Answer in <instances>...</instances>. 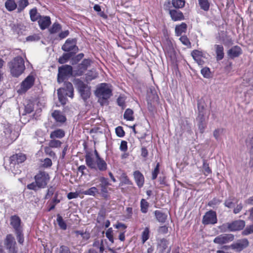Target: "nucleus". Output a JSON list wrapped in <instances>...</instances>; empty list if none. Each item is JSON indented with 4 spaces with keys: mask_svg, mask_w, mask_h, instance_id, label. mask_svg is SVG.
Segmentation results:
<instances>
[{
    "mask_svg": "<svg viewBox=\"0 0 253 253\" xmlns=\"http://www.w3.org/2000/svg\"><path fill=\"white\" fill-rule=\"evenodd\" d=\"M35 78L34 76L33 75H29L21 83L20 88L18 90V92L20 94L26 92L33 86Z\"/></svg>",
    "mask_w": 253,
    "mask_h": 253,
    "instance_id": "11",
    "label": "nucleus"
},
{
    "mask_svg": "<svg viewBox=\"0 0 253 253\" xmlns=\"http://www.w3.org/2000/svg\"><path fill=\"white\" fill-rule=\"evenodd\" d=\"M11 74L13 76L18 77L21 75L25 69L24 61L20 56H17L9 63Z\"/></svg>",
    "mask_w": 253,
    "mask_h": 253,
    "instance_id": "5",
    "label": "nucleus"
},
{
    "mask_svg": "<svg viewBox=\"0 0 253 253\" xmlns=\"http://www.w3.org/2000/svg\"><path fill=\"white\" fill-rule=\"evenodd\" d=\"M149 228L146 227L142 233V241L144 243L149 238Z\"/></svg>",
    "mask_w": 253,
    "mask_h": 253,
    "instance_id": "43",
    "label": "nucleus"
},
{
    "mask_svg": "<svg viewBox=\"0 0 253 253\" xmlns=\"http://www.w3.org/2000/svg\"><path fill=\"white\" fill-rule=\"evenodd\" d=\"M170 4V0L165 2L164 4L165 9H169V5ZM169 14L171 19L174 21H180L184 19V16L182 12L175 9H169Z\"/></svg>",
    "mask_w": 253,
    "mask_h": 253,
    "instance_id": "12",
    "label": "nucleus"
},
{
    "mask_svg": "<svg viewBox=\"0 0 253 253\" xmlns=\"http://www.w3.org/2000/svg\"><path fill=\"white\" fill-rule=\"evenodd\" d=\"M4 245L6 248L15 246L16 242L14 237L12 234H8L6 235L4 241Z\"/></svg>",
    "mask_w": 253,
    "mask_h": 253,
    "instance_id": "25",
    "label": "nucleus"
},
{
    "mask_svg": "<svg viewBox=\"0 0 253 253\" xmlns=\"http://www.w3.org/2000/svg\"><path fill=\"white\" fill-rule=\"evenodd\" d=\"M75 54L69 52L64 53L62 56L59 58L58 61L61 64L66 63L71 57H72Z\"/></svg>",
    "mask_w": 253,
    "mask_h": 253,
    "instance_id": "34",
    "label": "nucleus"
},
{
    "mask_svg": "<svg viewBox=\"0 0 253 253\" xmlns=\"http://www.w3.org/2000/svg\"><path fill=\"white\" fill-rule=\"evenodd\" d=\"M234 239V235L232 234H223L216 237L213 240V242L215 244L222 245L233 241Z\"/></svg>",
    "mask_w": 253,
    "mask_h": 253,
    "instance_id": "14",
    "label": "nucleus"
},
{
    "mask_svg": "<svg viewBox=\"0 0 253 253\" xmlns=\"http://www.w3.org/2000/svg\"><path fill=\"white\" fill-rule=\"evenodd\" d=\"M114 226L117 229L121 228V231L126 230V226L125 224L120 222L118 223Z\"/></svg>",
    "mask_w": 253,
    "mask_h": 253,
    "instance_id": "59",
    "label": "nucleus"
},
{
    "mask_svg": "<svg viewBox=\"0 0 253 253\" xmlns=\"http://www.w3.org/2000/svg\"><path fill=\"white\" fill-rule=\"evenodd\" d=\"M216 222V214L214 211H207L203 217L202 223L205 225L214 224Z\"/></svg>",
    "mask_w": 253,
    "mask_h": 253,
    "instance_id": "15",
    "label": "nucleus"
},
{
    "mask_svg": "<svg viewBox=\"0 0 253 253\" xmlns=\"http://www.w3.org/2000/svg\"><path fill=\"white\" fill-rule=\"evenodd\" d=\"M99 181L100 182L99 186L101 188V192L102 194V196L104 198H107L108 196L107 186L110 185L108 179L104 177H100L99 178Z\"/></svg>",
    "mask_w": 253,
    "mask_h": 253,
    "instance_id": "18",
    "label": "nucleus"
},
{
    "mask_svg": "<svg viewBox=\"0 0 253 253\" xmlns=\"http://www.w3.org/2000/svg\"><path fill=\"white\" fill-rule=\"evenodd\" d=\"M26 157L25 154L19 153L13 155L8 159V162H5L4 167L9 170H11L14 174L19 172V164L22 163L25 161Z\"/></svg>",
    "mask_w": 253,
    "mask_h": 253,
    "instance_id": "2",
    "label": "nucleus"
},
{
    "mask_svg": "<svg viewBox=\"0 0 253 253\" xmlns=\"http://www.w3.org/2000/svg\"><path fill=\"white\" fill-rule=\"evenodd\" d=\"M201 73L204 77L206 78H209L211 76V72L209 68L205 67L203 68L201 71Z\"/></svg>",
    "mask_w": 253,
    "mask_h": 253,
    "instance_id": "49",
    "label": "nucleus"
},
{
    "mask_svg": "<svg viewBox=\"0 0 253 253\" xmlns=\"http://www.w3.org/2000/svg\"><path fill=\"white\" fill-rule=\"evenodd\" d=\"M65 88H60L57 90L58 99L62 104H65L66 102V99L64 96H68L73 98L74 96V88L72 84L70 82H67L65 84Z\"/></svg>",
    "mask_w": 253,
    "mask_h": 253,
    "instance_id": "6",
    "label": "nucleus"
},
{
    "mask_svg": "<svg viewBox=\"0 0 253 253\" xmlns=\"http://www.w3.org/2000/svg\"><path fill=\"white\" fill-rule=\"evenodd\" d=\"M191 55L198 65H202L204 64V62L202 59L203 54L202 51L198 50H194L191 52Z\"/></svg>",
    "mask_w": 253,
    "mask_h": 253,
    "instance_id": "23",
    "label": "nucleus"
},
{
    "mask_svg": "<svg viewBox=\"0 0 253 253\" xmlns=\"http://www.w3.org/2000/svg\"><path fill=\"white\" fill-rule=\"evenodd\" d=\"M73 68L70 65H63L58 69L57 81L58 83H62L68 76L72 75Z\"/></svg>",
    "mask_w": 253,
    "mask_h": 253,
    "instance_id": "9",
    "label": "nucleus"
},
{
    "mask_svg": "<svg viewBox=\"0 0 253 253\" xmlns=\"http://www.w3.org/2000/svg\"><path fill=\"white\" fill-rule=\"evenodd\" d=\"M98 76V74L96 71L91 70L89 71L86 74L85 80L87 82L91 81L92 80L96 79Z\"/></svg>",
    "mask_w": 253,
    "mask_h": 253,
    "instance_id": "33",
    "label": "nucleus"
},
{
    "mask_svg": "<svg viewBox=\"0 0 253 253\" xmlns=\"http://www.w3.org/2000/svg\"><path fill=\"white\" fill-rule=\"evenodd\" d=\"M199 4L201 8L205 11H208L210 7V3L208 0H198Z\"/></svg>",
    "mask_w": 253,
    "mask_h": 253,
    "instance_id": "38",
    "label": "nucleus"
},
{
    "mask_svg": "<svg viewBox=\"0 0 253 253\" xmlns=\"http://www.w3.org/2000/svg\"><path fill=\"white\" fill-rule=\"evenodd\" d=\"M116 132L119 137H123L125 135V132L121 126H118L116 128Z\"/></svg>",
    "mask_w": 253,
    "mask_h": 253,
    "instance_id": "55",
    "label": "nucleus"
},
{
    "mask_svg": "<svg viewBox=\"0 0 253 253\" xmlns=\"http://www.w3.org/2000/svg\"><path fill=\"white\" fill-rule=\"evenodd\" d=\"M203 166L204 173L205 175H208L211 172V170L209 167V165L205 161H204Z\"/></svg>",
    "mask_w": 253,
    "mask_h": 253,
    "instance_id": "50",
    "label": "nucleus"
},
{
    "mask_svg": "<svg viewBox=\"0 0 253 253\" xmlns=\"http://www.w3.org/2000/svg\"><path fill=\"white\" fill-rule=\"evenodd\" d=\"M215 53L216 54V60H221L224 57L223 47L222 45L215 44L214 45Z\"/></svg>",
    "mask_w": 253,
    "mask_h": 253,
    "instance_id": "27",
    "label": "nucleus"
},
{
    "mask_svg": "<svg viewBox=\"0 0 253 253\" xmlns=\"http://www.w3.org/2000/svg\"><path fill=\"white\" fill-rule=\"evenodd\" d=\"M120 149L122 151L125 152L127 149V142L126 141H122L121 142Z\"/></svg>",
    "mask_w": 253,
    "mask_h": 253,
    "instance_id": "57",
    "label": "nucleus"
},
{
    "mask_svg": "<svg viewBox=\"0 0 253 253\" xmlns=\"http://www.w3.org/2000/svg\"><path fill=\"white\" fill-rule=\"evenodd\" d=\"M61 29V25L57 23H54L50 29V32L52 34L56 33L59 32Z\"/></svg>",
    "mask_w": 253,
    "mask_h": 253,
    "instance_id": "46",
    "label": "nucleus"
},
{
    "mask_svg": "<svg viewBox=\"0 0 253 253\" xmlns=\"http://www.w3.org/2000/svg\"><path fill=\"white\" fill-rule=\"evenodd\" d=\"M5 6L7 10L9 11H13L17 7V4L15 1L11 0H6L5 3Z\"/></svg>",
    "mask_w": 253,
    "mask_h": 253,
    "instance_id": "32",
    "label": "nucleus"
},
{
    "mask_svg": "<svg viewBox=\"0 0 253 253\" xmlns=\"http://www.w3.org/2000/svg\"><path fill=\"white\" fill-rule=\"evenodd\" d=\"M56 221L60 227L63 230L66 229L67 225L65 222L63 220V218L59 214L57 215Z\"/></svg>",
    "mask_w": 253,
    "mask_h": 253,
    "instance_id": "40",
    "label": "nucleus"
},
{
    "mask_svg": "<svg viewBox=\"0 0 253 253\" xmlns=\"http://www.w3.org/2000/svg\"><path fill=\"white\" fill-rule=\"evenodd\" d=\"M52 117L56 122L64 123L66 121V117L59 111L55 110L52 113Z\"/></svg>",
    "mask_w": 253,
    "mask_h": 253,
    "instance_id": "26",
    "label": "nucleus"
},
{
    "mask_svg": "<svg viewBox=\"0 0 253 253\" xmlns=\"http://www.w3.org/2000/svg\"><path fill=\"white\" fill-rule=\"evenodd\" d=\"M65 136V132L63 129H57L50 134L51 139L62 138Z\"/></svg>",
    "mask_w": 253,
    "mask_h": 253,
    "instance_id": "28",
    "label": "nucleus"
},
{
    "mask_svg": "<svg viewBox=\"0 0 253 253\" xmlns=\"http://www.w3.org/2000/svg\"><path fill=\"white\" fill-rule=\"evenodd\" d=\"M59 253H71L69 248L65 246H61L59 248Z\"/></svg>",
    "mask_w": 253,
    "mask_h": 253,
    "instance_id": "56",
    "label": "nucleus"
},
{
    "mask_svg": "<svg viewBox=\"0 0 253 253\" xmlns=\"http://www.w3.org/2000/svg\"><path fill=\"white\" fill-rule=\"evenodd\" d=\"M171 3L175 8H182L185 5V1L184 0H172Z\"/></svg>",
    "mask_w": 253,
    "mask_h": 253,
    "instance_id": "36",
    "label": "nucleus"
},
{
    "mask_svg": "<svg viewBox=\"0 0 253 253\" xmlns=\"http://www.w3.org/2000/svg\"><path fill=\"white\" fill-rule=\"evenodd\" d=\"M243 209V205L242 203L237 204L236 207H235L233 210V212L235 214L238 213Z\"/></svg>",
    "mask_w": 253,
    "mask_h": 253,
    "instance_id": "58",
    "label": "nucleus"
},
{
    "mask_svg": "<svg viewBox=\"0 0 253 253\" xmlns=\"http://www.w3.org/2000/svg\"><path fill=\"white\" fill-rule=\"evenodd\" d=\"M224 129L223 128H217L215 129L213 132L214 137L216 140H218L220 136L223 134Z\"/></svg>",
    "mask_w": 253,
    "mask_h": 253,
    "instance_id": "45",
    "label": "nucleus"
},
{
    "mask_svg": "<svg viewBox=\"0 0 253 253\" xmlns=\"http://www.w3.org/2000/svg\"><path fill=\"white\" fill-rule=\"evenodd\" d=\"M154 214L157 220L160 222L164 223L166 221L167 218V215L160 211H155Z\"/></svg>",
    "mask_w": 253,
    "mask_h": 253,
    "instance_id": "30",
    "label": "nucleus"
},
{
    "mask_svg": "<svg viewBox=\"0 0 253 253\" xmlns=\"http://www.w3.org/2000/svg\"><path fill=\"white\" fill-rule=\"evenodd\" d=\"M75 233L76 234L77 237H78L79 235H80L82 238L85 240L88 239L90 237L89 233L87 232H83V231H75Z\"/></svg>",
    "mask_w": 253,
    "mask_h": 253,
    "instance_id": "42",
    "label": "nucleus"
},
{
    "mask_svg": "<svg viewBox=\"0 0 253 253\" xmlns=\"http://www.w3.org/2000/svg\"><path fill=\"white\" fill-rule=\"evenodd\" d=\"M82 193L84 195L95 196L96 194L98 193V190L95 187H92L87 190L83 191Z\"/></svg>",
    "mask_w": 253,
    "mask_h": 253,
    "instance_id": "37",
    "label": "nucleus"
},
{
    "mask_svg": "<svg viewBox=\"0 0 253 253\" xmlns=\"http://www.w3.org/2000/svg\"><path fill=\"white\" fill-rule=\"evenodd\" d=\"M28 4V0H20L19 1V7L21 10L24 9Z\"/></svg>",
    "mask_w": 253,
    "mask_h": 253,
    "instance_id": "52",
    "label": "nucleus"
},
{
    "mask_svg": "<svg viewBox=\"0 0 253 253\" xmlns=\"http://www.w3.org/2000/svg\"><path fill=\"white\" fill-rule=\"evenodd\" d=\"M249 244L248 240L246 238H244L238 240L229 246H228V248L231 249L236 252H240L249 246ZM224 248L227 249V246H224Z\"/></svg>",
    "mask_w": 253,
    "mask_h": 253,
    "instance_id": "10",
    "label": "nucleus"
},
{
    "mask_svg": "<svg viewBox=\"0 0 253 253\" xmlns=\"http://www.w3.org/2000/svg\"><path fill=\"white\" fill-rule=\"evenodd\" d=\"M199 129L201 133H203L206 128V125L205 123H203L202 121L198 125Z\"/></svg>",
    "mask_w": 253,
    "mask_h": 253,
    "instance_id": "64",
    "label": "nucleus"
},
{
    "mask_svg": "<svg viewBox=\"0 0 253 253\" xmlns=\"http://www.w3.org/2000/svg\"><path fill=\"white\" fill-rule=\"evenodd\" d=\"M55 189L53 187H50L47 190V194L45 195V199H49L54 194Z\"/></svg>",
    "mask_w": 253,
    "mask_h": 253,
    "instance_id": "54",
    "label": "nucleus"
},
{
    "mask_svg": "<svg viewBox=\"0 0 253 253\" xmlns=\"http://www.w3.org/2000/svg\"><path fill=\"white\" fill-rule=\"evenodd\" d=\"M159 167L160 165L159 163H158L157 164L156 167L155 168L154 170L152 171V179L153 180H154L157 178L158 174L159 173Z\"/></svg>",
    "mask_w": 253,
    "mask_h": 253,
    "instance_id": "51",
    "label": "nucleus"
},
{
    "mask_svg": "<svg viewBox=\"0 0 253 253\" xmlns=\"http://www.w3.org/2000/svg\"><path fill=\"white\" fill-rule=\"evenodd\" d=\"M62 49L65 51L76 54L78 51V47L76 46L75 39H67L62 46Z\"/></svg>",
    "mask_w": 253,
    "mask_h": 253,
    "instance_id": "13",
    "label": "nucleus"
},
{
    "mask_svg": "<svg viewBox=\"0 0 253 253\" xmlns=\"http://www.w3.org/2000/svg\"><path fill=\"white\" fill-rule=\"evenodd\" d=\"M238 203V201L234 198H230L227 199L224 203V205L228 208H232L235 206V204Z\"/></svg>",
    "mask_w": 253,
    "mask_h": 253,
    "instance_id": "35",
    "label": "nucleus"
},
{
    "mask_svg": "<svg viewBox=\"0 0 253 253\" xmlns=\"http://www.w3.org/2000/svg\"><path fill=\"white\" fill-rule=\"evenodd\" d=\"M35 182L27 185L28 189L37 191L40 188H44L49 180V176L46 172L41 171L35 175Z\"/></svg>",
    "mask_w": 253,
    "mask_h": 253,
    "instance_id": "3",
    "label": "nucleus"
},
{
    "mask_svg": "<svg viewBox=\"0 0 253 253\" xmlns=\"http://www.w3.org/2000/svg\"><path fill=\"white\" fill-rule=\"evenodd\" d=\"M74 83L84 100H86L90 97L91 94L90 88L87 85L79 79L75 80Z\"/></svg>",
    "mask_w": 253,
    "mask_h": 253,
    "instance_id": "8",
    "label": "nucleus"
},
{
    "mask_svg": "<svg viewBox=\"0 0 253 253\" xmlns=\"http://www.w3.org/2000/svg\"><path fill=\"white\" fill-rule=\"evenodd\" d=\"M29 14L31 20L33 22L38 21L41 16L40 14L38 12L37 9L36 7L31 9Z\"/></svg>",
    "mask_w": 253,
    "mask_h": 253,
    "instance_id": "31",
    "label": "nucleus"
},
{
    "mask_svg": "<svg viewBox=\"0 0 253 253\" xmlns=\"http://www.w3.org/2000/svg\"><path fill=\"white\" fill-rule=\"evenodd\" d=\"M86 165L91 169H98L100 171H105L107 169V165L105 161L100 158L95 160L92 155L89 153L85 156Z\"/></svg>",
    "mask_w": 253,
    "mask_h": 253,
    "instance_id": "4",
    "label": "nucleus"
},
{
    "mask_svg": "<svg viewBox=\"0 0 253 253\" xmlns=\"http://www.w3.org/2000/svg\"><path fill=\"white\" fill-rule=\"evenodd\" d=\"M179 40L183 44L186 46L187 47H191V42L186 36H181L179 38Z\"/></svg>",
    "mask_w": 253,
    "mask_h": 253,
    "instance_id": "47",
    "label": "nucleus"
},
{
    "mask_svg": "<svg viewBox=\"0 0 253 253\" xmlns=\"http://www.w3.org/2000/svg\"><path fill=\"white\" fill-rule=\"evenodd\" d=\"M15 233L17 235V239L18 240V242L20 244H22L24 242V239L23 236L22 234V230L15 232Z\"/></svg>",
    "mask_w": 253,
    "mask_h": 253,
    "instance_id": "53",
    "label": "nucleus"
},
{
    "mask_svg": "<svg viewBox=\"0 0 253 253\" xmlns=\"http://www.w3.org/2000/svg\"><path fill=\"white\" fill-rule=\"evenodd\" d=\"M245 226V222L242 220L234 221L231 223H226L219 227V229L223 232H225L228 229L230 231H235L241 230L244 228Z\"/></svg>",
    "mask_w": 253,
    "mask_h": 253,
    "instance_id": "7",
    "label": "nucleus"
},
{
    "mask_svg": "<svg viewBox=\"0 0 253 253\" xmlns=\"http://www.w3.org/2000/svg\"><path fill=\"white\" fill-rule=\"evenodd\" d=\"M52 165L51 160L49 158H46L44 160L43 166L44 167H49Z\"/></svg>",
    "mask_w": 253,
    "mask_h": 253,
    "instance_id": "62",
    "label": "nucleus"
},
{
    "mask_svg": "<svg viewBox=\"0 0 253 253\" xmlns=\"http://www.w3.org/2000/svg\"><path fill=\"white\" fill-rule=\"evenodd\" d=\"M38 22L42 30H45L51 24L50 18L48 16H41Z\"/></svg>",
    "mask_w": 253,
    "mask_h": 253,
    "instance_id": "19",
    "label": "nucleus"
},
{
    "mask_svg": "<svg viewBox=\"0 0 253 253\" xmlns=\"http://www.w3.org/2000/svg\"><path fill=\"white\" fill-rule=\"evenodd\" d=\"M133 112L130 109H127L124 115V118L128 121H133L134 117L133 116Z\"/></svg>",
    "mask_w": 253,
    "mask_h": 253,
    "instance_id": "39",
    "label": "nucleus"
},
{
    "mask_svg": "<svg viewBox=\"0 0 253 253\" xmlns=\"http://www.w3.org/2000/svg\"><path fill=\"white\" fill-rule=\"evenodd\" d=\"M149 206L148 203L145 200L142 199L140 202L141 211L143 213H146Z\"/></svg>",
    "mask_w": 253,
    "mask_h": 253,
    "instance_id": "41",
    "label": "nucleus"
},
{
    "mask_svg": "<svg viewBox=\"0 0 253 253\" xmlns=\"http://www.w3.org/2000/svg\"><path fill=\"white\" fill-rule=\"evenodd\" d=\"M227 53L230 58H234L240 56L242 53V50L240 47L234 46L228 51Z\"/></svg>",
    "mask_w": 253,
    "mask_h": 253,
    "instance_id": "22",
    "label": "nucleus"
},
{
    "mask_svg": "<svg viewBox=\"0 0 253 253\" xmlns=\"http://www.w3.org/2000/svg\"><path fill=\"white\" fill-rule=\"evenodd\" d=\"M10 225L14 228L15 232L21 231V219L17 215H13L10 217Z\"/></svg>",
    "mask_w": 253,
    "mask_h": 253,
    "instance_id": "20",
    "label": "nucleus"
},
{
    "mask_svg": "<svg viewBox=\"0 0 253 253\" xmlns=\"http://www.w3.org/2000/svg\"><path fill=\"white\" fill-rule=\"evenodd\" d=\"M252 233H253V224L247 227L246 229L244 231V233L246 235H249Z\"/></svg>",
    "mask_w": 253,
    "mask_h": 253,
    "instance_id": "60",
    "label": "nucleus"
},
{
    "mask_svg": "<svg viewBox=\"0 0 253 253\" xmlns=\"http://www.w3.org/2000/svg\"><path fill=\"white\" fill-rule=\"evenodd\" d=\"M168 245V242L166 239H162L158 247L159 253H169L170 249Z\"/></svg>",
    "mask_w": 253,
    "mask_h": 253,
    "instance_id": "21",
    "label": "nucleus"
},
{
    "mask_svg": "<svg viewBox=\"0 0 253 253\" xmlns=\"http://www.w3.org/2000/svg\"><path fill=\"white\" fill-rule=\"evenodd\" d=\"M3 132L5 137L11 141L15 140L18 137L17 132L13 130L12 126L9 124L4 125Z\"/></svg>",
    "mask_w": 253,
    "mask_h": 253,
    "instance_id": "16",
    "label": "nucleus"
},
{
    "mask_svg": "<svg viewBox=\"0 0 253 253\" xmlns=\"http://www.w3.org/2000/svg\"><path fill=\"white\" fill-rule=\"evenodd\" d=\"M62 143L60 141L56 140L55 139H52L48 144L49 147L51 148H58L60 147Z\"/></svg>",
    "mask_w": 253,
    "mask_h": 253,
    "instance_id": "44",
    "label": "nucleus"
},
{
    "mask_svg": "<svg viewBox=\"0 0 253 253\" xmlns=\"http://www.w3.org/2000/svg\"><path fill=\"white\" fill-rule=\"evenodd\" d=\"M69 34V32L68 30H65L64 31H63V32H61L59 34V37L61 39H64L66 37H67Z\"/></svg>",
    "mask_w": 253,
    "mask_h": 253,
    "instance_id": "63",
    "label": "nucleus"
},
{
    "mask_svg": "<svg viewBox=\"0 0 253 253\" xmlns=\"http://www.w3.org/2000/svg\"><path fill=\"white\" fill-rule=\"evenodd\" d=\"M79 196V193L77 192H70L67 195V198L68 199H72L76 198Z\"/></svg>",
    "mask_w": 253,
    "mask_h": 253,
    "instance_id": "61",
    "label": "nucleus"
},
{
    "mask_svg": "<svg viewBox=\"0 0 253 253\" xmlns=\"http://www.w3.org/2000/svg\"><path fill=\"white\" fill-rule=\"evenodd\" d=\"M106 236L109 239V240L114 243V238L113 235V229L112 228H109L106 232Z\"/></svg>",
    "mask_w": 253,
    "mask_h": 253,
    "instance_id": "48",
    "label": "nucleus"
},
{
    "mask_svg": "<svg viewBox=\"0 0 253 253\" xmlns=\"http://www.w3.org/2000/svg\"><path fill=\"white\" fill-rule=\"evenodd\" d=\"M187 30V25L185 23H182L180 25H176L175 28V34L177 36H180L182 33H185Z\"/></svg>",
    "mask_w": 253,
    "mask_h": 253,
    "instance_id": "29",
    "label": "nucleus"
},
{
    "mask_svg": "<svg viewBox=\"0 0 253 253\" xmlns=\"http://www.w3.org/2000/svg\"><path fill=\"white\" fill-rule=\"evenodd\" d=\"M95 94L98 98V102L103 105L112 95L111 85L106 83L99 84L96 87Z\"/></svg>",
    "mask_w": 253,
    "mask_h": 253,
    "instance_id": "1",
    "label": "nucleus"
},
{
    "mask_svg": "<svg viewBox=\"0 0 253 253\" xmlns=\"http://www.w3.org/2000/svg\"><path fill=\"white\" fill-rule=\"evenodd\" d=\"M91 61L89 59H84L82 63L79 64L77 69H74L73 72L76 76H81L86 71L88 67L90 64Z\"/></svg>",
    "mask_w": 253,
    "mask_h": 253,
    "instance_id": "17",
    "label": "nucleus"
},
{
    "mask_svg": "<svg viewBox=\"0 0 253 253\" xmlns=\"http://www.w3.org/2000/svg\"><path fill=\"white\" fill-rule=\"evenodd\" d=\"M133 176L135 181L139 187L143 186L144 182V177L143 174L138 170H136L133 172Z\"/></svg>",
    "mask_w": 253,
    "mask_h": 253,
    "instance_id": "24",
    "label": "nucleus"
}]
</instances>
